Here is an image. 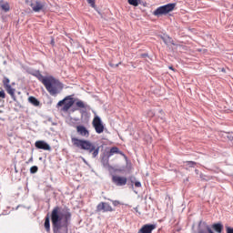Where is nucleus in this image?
<instances>
[{"label": "nucleus", "instance_id": "f257e3e1", "mask_svg": "<svg viewBox=\"0 0 233 233\" xmlns=\"http://www.w3.org/2000/svg\"><path fill=\"white\" fill-rule=\"evenodd\" d=\"M72 221V213L70 209H63L55 207L51 212V222L53 233H68V226Z\"/></svg>", "mask_w": 233, "mask_h": 233}, {"label": "nucleus", "instance_id": "f03ea898", "mask_svg": "<svg viewBox=\"0 0 233 233\" xmlns=\"http://www.w3.org/2000/svg\"><path fill=\"white\" fill-rule=\"evenodd\" d=\"M71 143L76 148L84 150L89 156H92L93 159H96L99 156V150L101 147L96 142H92L86 139H79L77 137H71Z\"/></svg>", "mask_w": 233, "mask_h": 233}, {"label": "nucleus", "instance_id": "7ed1b4c3", "mask_svg": "<svg viewBox=\"0 0 233 233\" xmlns=\"http://www.w3.org/2000/svg\"><path fill=\"white\" fill-rule=\"evenodd\" d=\"M44 86H46L48 94L54 96L61 94V92H63V88H65V85H63L61 81L52 76H47L44 80Z\"/></svg>", "mask_w": 233, "mask_h": 233}, {"label": "nucleus", "instance_id": "20e7f679", "mask_svg": "<svg viewBox=\"0 0 233 233\" xmlns=\"http://www.w3.org/2000/svg\"><path fill=\"white\" fill-rule=\"evenodd\" d=\"M74 103H76V100H74V97L72 96H67L64 99L60 100L56 106H62L61 110L62 112H68L72 106H74Z\"/></svg>", "mask_w": 233, "mask_h": 233}, {"label": "nucleus", "instance_id": "39448f33", "mask_svg": "<svg viewBox=\"0 0 233 233\" xmlns=\"http://www.w3.org/2000/svg\"><path fill=\"white\" fill-rule=\"evenodd\" d=\"M174 8H176L175 3L161 5L153 12V15H157V17H159V15H167V14L172 12Z\"/></svg>", "mask_w": 233, "mask_h": 233}, {"label": "nucleus", "instance_id": "423d86ee", "mask_svg": "<svg viewBox=\"0 0 233 233\" xmlns=\"http://www.w3.org/2000/svg\"><path fill=\"white\" fill-rule=\"evenodd\" d=\"M3 85L7 94H9L12 99L15 101V88L12 87V86L10 85V78L5 76L3 79Z\"/></svg>", "mask_w": 233, "mask_h": 233}, {"label": "nucleus", "instance_id": "0eeeda50", "mask_svg": "<svg viewBox=\"0 0 233 233\" xmlns=\"http://www.w3.org/2000/svg\"><path fill=\"white\" fill-rule=\"evenodd\" d=\"M92 125L96 132V134H103L105 132V126L103 125V121L101 120V117L95 116L92 122Z\"/></svg>", "mask_w": 233, "mask_h": 233}, {"label": "nucleus", "instance_id": "6e6552de", "mask_svg": "<svg viewBox=\"0 0 233 233\" xmlns=\"http://www.w3.org/2000/svg\"><path fill=\"white\" fill-rule=\"evenodd\" d=\"M127 177L112 176V183L116 187H125V185H127Z\"/></svg>", "mask_w": 233, "mask_h": 233}, {"label": "nucleus", "instance_id": "1a4fd4ad", "mask_svg": "<svg viewBox=\"0 0 233 233\" xmlns=\"http://www.w3.org/2000/svg\"><path fill=\"white\" fill-rule=\"evenodd\" d=\"M97 212H114V208H112V206L106 202H100L96 206Z\"/></svg>", "mask_w": 233, "mask_h": 233}, {"label": "nucleus", "instance_id": "9d476101", "mask_svg": "<svg viewBox=\"0 0 233 233\" xmlns=\"http://www.w3.org/2000/svg\"><path fill=\"white\" fill-rule=\"evenodd\" d=\"M35 147L40 150H52V147L45 140H38L35 143Z\"/></svg>", "mask_w": 233, "mask_h": 233}, {"label": "nucleus", "instance_id": "9b49d317", "mask_svg": "<svg viewBox=\"0 0 233 233\" xmlns=\"http://www.w3.org/2000/svg\"><path fill=\"white\" fill-rule=\"evenodd\" d=\"M153 230H156V224H146L137 233H152Z\"/></svg>", "mask_w": 233, "mask_h": 233}, {"label": "nucleus", "instance_id": "f8f14e48", "mask_svg": "<svg viewBox=\"0 0 233 233\" xmlns=\"http://www.w3.org/2000/svg\"><path fill=\"white\" fill-rule=\"evenodd\" d=\"M76 132L79 136H82V137H88V136H90V132L86 127H85V126H77Z\"/></svg>", "mask_w": 233, "mask_h": 233}, {"label": "nucleus", "instance_id": "ddd939ff", "mask_svg": "<svg viewBox=\"0 0 233 233\" xmlns=\"http://www.w3.org/2000/svg\"><path fill=\"white\" fill-rule=\"evenodd\" d=\"M30 6H31L33 12H39L40 10L45 8V5L39 1H35V3H31Z\"/></svg>", "mask_w": 233, "mask_h": 233}, {"label": "nucleus", "instance_id": "4468645a", "mask_svg": "<svg viewBox=\"0 0 233 233\" xmlns=\"http://www.w3.org/2000/svg\"><path fill=\"white\" fill-rule=\"evenodd\" d=\"M31 76H34L35 78H37L38 81H40V83H42L43 85L45 84L44 82L45 79L48 77V76H44L39 70L33 71L31 73Z\"/></svg>", "mask_w": 233, "mask_h": 233}, {"label": "nucleus", "instance_id": "2eb2a0df", "mask_svg": "<svg viewBox=\"0 0 233 233\" xmlns=\"http://www.w3.org/2000/svg\"><path fill=\"white\" fill-rule=\"evenodd\" d=\"M213 230L218 233H222L223 232V224L221 223H215L212 225Z\"/></svg>", "mask_w": 233, "mask_h": 233}, {"label": "nucleus", "instance_id": "dca6fc26", "mask_svg": "<svg viewBox=\"0 0 233 233\" xmlns=\"http://www.w3.org/2000/svg\"><path fill=\"white\" fill-rule=\"evenodd\" d=\"M44 227H45L46 232L50 231V216L49 215L46 216Z\"/></svg>", "mask_w": 233, "mask_h": 233}, {"label": "nucleus", "instance_id": "f3484780", "mask_svg": "<svg viewBox=\"0 0 233 233\" xmlns=\"http://www.w3.org/2000/svg\"><path fill=\"white\" fill-rule=\"evenodd\" d=\"M28 101L31 103V105H34V106H39L40 105L39 100H37L35 96H29Z\"/></svg>", "mask_w": 233, "mask_h": 233}, {"label": "nucleus", "instance_id": "a211bd4d", "mask_svg": "<svg viewBox=\"0 0 233 233\" xmlns=\"http://www.w3.org/2000/svg\"><path fill=\"white\" fill-rule=\"evenodd\" d=\"M0 8L4 11V12H10V5L8 3H4L0 5Z\"/></svg>", "mask_w": 233, "mask_h": 233}, {"label": "nucleus", "instance_id": "6ab92c4d", "mask_svg": "<svg viewBox=\"0 0 233 233\" xmlns=\"http://www.w3.org/2000/svg\"><path fill=\"white\" fill-rule=\"evenodd\" d=\"M130 181L132 183V187L135 185L137 188H141V183L139 181H136V177H131Z\"/></svg>", "mask_w": 233, "mask_h": 233}, {"label": "nucleus", "instance_id": "aec40b11", "mask_svg": "<svg viewBox=\"0 0 233 233\" xmlns=\"http://www.w3.org/2000/svg\"><path fill=\"white\" fill-rule=\"evenodd\" d=\"M114 154H121V151H119V148L116 147H113L110 149V156H114Z\"/></svg>", "mask_w": 233, "mask_h": 233}, {"label": "nucleus", "instance_id": "412c9836", "mask_svg": "<svg viewBox=\"0 0 233 233\" xmlns=\"http://www.w3.org/2000/svg\"><path fill=\"white\" fill-rule=\"evenodd\" d=\"M128 3L132 5V6H138L139 5V0H127Z\"/></svg>", "mask_w": 233, "mask_h": 233}, {"label": "nucleus", "instance_id": "4be33fe9", "mask_svg": "<svg viewBox=\"0 0 233 233\" xmlns=\"http://www.w3.org/2000/svg\"><path fill=\"white\" fill-rule=\"evenodd\" d=\"M38 170H39V167H37V166H33L30 168V174H37Z\"/></svg>", "mask_w": 233, "mask_h": 233}, {"label": "nucleus", "instance_id": "5701e85b", "mask_svg": "<svg viewBox=\"0 0 233 233\" xmlns=\"http://www.w3.org/2000/svg\"><path fill=\"white\" fill-rule=\"evenodd\" d=\"M76 106L78 107V108H85V103L81 100H78L76 103Z\"/></svg>", "mask_w": 233, "mask_h": 233}, {"label": "nucleus", "instance_id": "b1692460", "mask_svg": "<svg viewBox=\"0 0 233 233\" xmlns=\"http://www.w3.org/2000/svg\"><path fill=\"white\" fill-rule=\"evenodd\" d=\"M186 163L187 167H190L191 168H194V167H196V162L194 161H187Z\"/></svg>", "mask_w": 233, "mask_h": 233}, {"label": "nucleus", "instance_id": "393cba45", "mask_svg": "<svg viewBox=\"0 0 233 233\" xmlns=\"http://www.w3.org/2000/svg\"><path fill=\"white\" fill-rule=\"evenodd\" d=\"M87 3L92 6V8H96V0H86Z\"/></svg>", "mask_w": 233, "mask_h": 233}, {"label": "nucleus", "instance_id": "a878e982", "mask_svg": "<svg viewBox=\"0 0 233 233\" xmlns=\"http://www.w3.org/2000/svg\"><path fill=\"white\" fill-rule=\"evenodd\" d=\"M109 201H111L113 203L114 207H117V206L121 205V202H119V200H110L109 199Z\"/></svg>", "mask_w": 233, "mask_h": 233}, {"label": "nucleus", "instance_id": "bb28decb", "mask_svg": "<svg viewBox=\"0 0 233 233\" xmlns=\"http://www.w3.org/2000/svg\"><path fill=\"white\" fill-rule=\"evenodd\" d=\"M6 97V94L5 93L4 90L0 91V99H5Z\"/></svg>", "mask_w": 233, "mask_h": 233}, {"label": "nucleus", "instance_id": "cd10ccee", "mask_svg": "<svg viewBox=\"0 0 233 233\" xmlns=\"http://www.w3.org/2000/svg\"><path fill=\"white\" fill-rule=\"evenodd\" d=\"M226 231H227V233H233V228L227 227Z\"/></svg>", "mask_w": 233, "mask_h": 233}, {"label": "nucleus", "instance_id": "c85d7f7f", "mask_svg": "<svg viewBox=\"0 0 233 233\" xmlns=\"http://www.w3.org/2000/svg\"><path fill=\"white\" fill-rule=\"evenodd\" d=\"M110 66H112L113 68H117V66H119V64H110Z\"/></svg>", "mask_w": 233, "mask_h": 233}, {"label": "nucleus", "instance_id": "c756f323", "mask_svg": "<svg viewBox=\"0 0 233 233\" xmlns=\"http://www.w3.org/2000/svg\"><path fill=\"white\" fill-rule=\"evenodd\" d=\"M141 56H142V57H147L148 55L147 54H142Z\"/></svg>", "mask_w": 233, "mask_h": 233}, {"label": "nucleus", "instance_id": "7c9ffc66", "mask_svg": "<svg viewBox=\"0 0 233 233\" xmlns=\"http://www.w3.org/2000/svg\"><path fill=\"white\" fill-rule=\"evenodd\" d=\"M54 43H55V42H54V39H52V40H51V45H54Z\"/></svg>", "mask_w": 233, "mask_h": 233}, {"label": "nucleus", "instance_id": "2f4dec72", "mask_svg": "<svg viewBox=\"0 0 233 233\" xmlns=\"http://www.w3.org/2000/svg\"><path fill=\"white\" fill-rule=\"evenodd\" d=\"M30 161H34V158H33V157H31V158L29 159V162H30Z\"/></svg>", "mask_w": 233, "mask_h": 233}, {"label": "nucleus", "instance_id": "473e14b6", "mask_svg": "<svg viewBox=\"0 0 233 233\" xmlns=\"http://www.w3.org/2000/svg\"><path fill=\"white\" fill-rule=\"evenodd\" d=\"M169 68H170V70H174V68L172 66H170Z\"/></svg>", "mask_w": 233, "mask_h": 233}, {"label": "nucleus", "instance_id": "72a5a7b5", "mask_svg": "<svg viewBox=\"0 0 233 233\" xmlns=\"http://www.w3.org/2000/svg\"><path fill=\"white\" fill-rule=\"evenodd\" d=\"M12 85H15V83H13Z\"/></svg>", "mask_w": 233, "mask_h": 233}]
</instances>
